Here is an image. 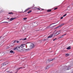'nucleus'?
<instances>
[{
	"instance_id": "1",
	"label": "nucleus",
	"mask_w": 73,
	"mask_h": 73,
	"mask_svg": "<svg viewBox=\"0 0 73 73\" xmlns=\"http://www.w3.org/2000/svg\"><path fill=\"white\" fill-rule=\"evenodd\" d=\"M17 49V50L21 52L23 51V48L21 47V46H17L14 49V50Z\"/></svg>"
},
{
	"instance_id": "2",
	"label": "nucleus",
	"mask_w": 73,
	"mask_h": 73,
	"mask_svg": "<svg viewBox=\"0 0 73 73\" xmlns=\"http://www.w3.org/2000/svg\"><path fill=\"white\" fill-rule=\"evenodd\" d=\"M56 24V23H54L50 25L49 26H48L47 27H46V29H48V28H53V27H55V26H56V25H55L54 26H52L51 27H50V26H51V25H52L53 24Z\"/></svg>"
},
{
	"instance_id": "3",
	"label": "nucleus",
	"mask_w": 73,
	"mask_h": 73,
	"mask_svg": "<svg viewBox=\"0 0 73 73\" xmlns=\"http://www.w3.org/2000/svg\"><path fill=\"white\" fill-rule=\"evenodd\" d=\"M61 32L60 30H59L57 31L55 33V34L54 35V36H57V35H59V34H60L59 32Z\"/></svg>"
},
{
	"instance_id": "4",
	"label": "nucleus",
	"mask_w": 73,
	"mask_h": 73,
	"mask_svg": "<svg viewBox=\"0 0 73 73\" xmlns=\"http://www.w3.org/2000/svg\"><path fill=\"white\" fill-rule=\"evenodd\" d=\"M35 44H33V43H31L30 44V48H34L35 47Z\"/></svg>"
},
{
	"instance_id": "5",
	"label": "nucleus",
	"mask_w": 73,
	"mask_h": 73,
	"mask_svg": "<svg viewBox=\"0 0 73 73\" xmlns=\"http://www.w3.org/2000/svg\"><path fill=\"white\" fill-rule=\"evenodd\" d=\"M53 34H52L50 36H49L47 38H51L53 37Z\"/></svg>"
},
{
	"instance_id": "6",
	"label": "nucleus",
	"mask_w": 73,
	"mask_h": 73,
	"mask_svg": "<svg viewBox=\"0 0 73 73\" xmlns=\"http://www.w3.org/2000/svg\"><path fill=\"white\" fill-rule=\"evenodd\" d=\"M0 54H1L0 55V56H1H1H4V52H2L0 53Z\"/></svg>"
},
{
	"instance_id": "7",
	"label": "nucleus",
	"mask_w": 73,
	"mask_h": 73,
	"mask_svg": "<svg viewBox=\"0 0 73 73\" xmlns=\"http://www.w3.org/2000/svg\"><path fill=\"white\" fill-rule=\"evenodd\" d=\"M50 65H48V66H47L46 68H45V69H49V68H50Z\"/></svg>"
},
{
	"instance_id": "8",
	"label": "nucleus",
	"mask_w": 73,
	"mask_h": 73,
	"mask_svg": "<svg viewBox=\"0 0 73 73\" xmlns=\"http://www.w3.org/2000/svg\"><path fill=\"white\" fill-rule=\"evenodd\" d=\"M33 24H34V26H37V23L36 22L33 23Z\"/></svg>"
},
{
	"instance_id": "9",
	"label": "nucleus",
	"mask_w": 73,
	"mask_h": 73,
	"mask_svg": "<svg viewBox=\"0 0 73 73\" xmlns=\"http://www.w3.org/2000/svg\"><path fill=\"white\" fill-rule=\"evenodd\" d=\"M54 60H55L54 58L53 59H49L48 60L49 61H52Z\"/></svg>"
},
{
	"instance_id": "10",
	"label": "nucleus",
	"mask_w": 73,
	"mask_h": 73,
	"mask_svg": "<svg viewBox=\"0 0 73 73\" xmlns=\"http://www.w3.org/2000/svg\"><path fill=\"white\" fill-rule=\"evenodd\" d=\"M66 35V34H65L64 35H62L61 36H60V37H59V38H62V37H63V36H65V35Z\"/></svg>"
},
{
	"instance_id": "11",
	"label": "nucleus",
	"mask_w": 73,
	"mask_h": 73,
	"mask_svg": "<svg viewBox=\"0 0 73 73\" xmlns=\"http://www.w3.org/2000/svg\"><path fill=\"white\" fill-rule=\"evenodd\" d=\"M16 19V18H11L9 19V21H12L13 20H14V19Z\"/></svg>"
},
{
	"instance_id": "12",
	"label": "nucleus",
	"mask_w": 73,
	"mask_h": 73,
	"mask_svg": "<svg viewBox=\"0 0 73 73\" xmlns=\"http://www.w3.org/2000/svg\"><path fill=\"white\" fill-rule=\"evenodd\" d=\"M21 48H24L25 46V44H23L21 45Z\"/></svg>"
},
{
	"instance_id": "13",
	"label": "nucleus",
	"mask_w": 73,
	"mask_h": 73,
	"mask_svg": "<svg viewBox=\"0 0 73 73\" xmlns=\"http://www.w3.org/2000/svg\"><path fill=\"white\" fill-rule=\"evenodd\" d=\"M7 64H8V63L7 62H5V63H4L3 64V66L6 65H7Z\"/></svg>"
},
{
	"instance_id": "14",
	"label": "nucleus",
	"mask_w": 73,
	"mask_h": 73,
	"mask_svg": "<svg viewBox=\"0 0 73 73\" xmlns=\"http://www.w3.org/2000/svg\"><path fill=\"white\" fill-rule=\"evenodd\" d=\"M11 46L10 45L9 46H8L6 47V49H8L9 48H10V47H11Z\"/></svg>"
},
{
	"instance_id": "15",
	"label": "nucleus",
	"mask_w": 73,
	"mask_h": 73,
	"mask_svg": "<svg viewBox=\"0 0 73 73\" xmlns=\"http://www.w3.org/2000/svg\"><path fill=\"white\" fill-rule=\"evenodd\" d=\"M10 53H15V52L13 50H11L10 51Z\"/></svg>"
},
{
	"instance_id": "16",
	"label": "nucleus",
	"mask_w": 73,
	"mask_h": 73,
	"mask_svg": "<svg viewBox=\"0 0 73 73\" xmlns=\"http://www.w3.org/2000/svg\"><path fill=\"white\" fill-rule=\"evenodd\" d=\"M66 57H68V56H69V54H66L65 55Z\"/></svg>"
},
{
	"instance_id": "17",
	"label": "nucleus",
	"mask_w": 73,
	"mask_h": 73,
	"mask_svg": "<svg viewBox=\"0 0 73 73\" xmlns=\"http://www.w3.org/2000/svg\"><path fill=\"white\" fill-rule=\"evenodd\" d=\"M66 49H71L70 47L69 46V47H67V48H66Z\"/></svg>"
},
{
	"instance_id": "18",
	"label": "nucleus",
	"mask_w": 73,
	"mask_h": 73,
	"mask_svg": "<svg viewBox=\"0 0 73 73\" xmlns=\"http://www.w3.org/2000/svg\"><path fill=\"white\" fill-rule=\"evenodd\" d=\"M30 9V8H28L27 9L25 10L24 12H27V11H28V10H29V9Z\"/></svg>"
},
{
	"instance_id": "19",
	"label": "nucleus",
	"mask_w": 73,
	"mask_h": 73,
	"mask_svg": "<svg viewBox=\"0 0 73 73\" xmlns=\"http://www.w3.org/2000/svg\"><path fill=\"white\" fill-rule=\"evenodd\" d=\"M59 27H60V26H59L57 27H56L55 28H54V29H57V28H58Z\"/></svg>"
},
{
	"instance_id": "20",
	"label": "nucleus",
	"mask_w": 73,
	"mask_h": 73,
	"mask_svg": "<svg viewBox=\"0 0 73 73\" xmlns=\"http://www.w3.org/2000/svg\"><path fill=\"white\" fill-rule=\"evenodd\" d=\"M9 14L10 15H12V14H13V13L9 12Z\"/></svg>"
},
{
	"instance_id": "21",
	"label": "nucleus",
	"mask_w": 73,
	"mask_h": 73,
	"mask_svg": "<svg viewBox=\"0 0 73 73\" xmlns=\"http://www.w3.org/2000/svg\"><path fill=\"white\" fill-rule=\"evenodd\" d=\"M2 23H7V24L8 23V22H3Z\"/></svg>"
},
{
	"instance_id": "22",
	"label": "nucleus",
	"mask_w": 73,
	"mask_h": 73,
	"mask_svg": "<svg viewBox=\"0 0 73 73\" xmlns=\"http://www.w3.org/2000/svg\"><path fill=\"white\" fill-rule=\"evenodd\" d=\"M47 12H50V11H51V10L50 9H49V10H47Z\"/></svg>"
},
{
	"instance_id": "23",
	"label": "nucleus",
	"mask_w": 73,
	"mask_h": 73,
	"mask_svg": "<svg viewBox=\"0 0 73 73\" xmlns=\"http://www.w3.org/2000/svg\"><path fill=\"white\" fill-rule=\"evenodd\" d=\"M31 12H32V11L31 10H30V11H29V12H28V13H31Z\"/></svg>"
},
{
	"instance_id": "24",
	"label": "nucleus",
	"mask_w": 73,
	"mask_h": 73,
	"mask_svg": "<svg viewBox=\"0 0 73 73\" xmlns=\"http://www.w3.org/2000/svg\"><path fill=\"white\" fill-rule=\"evenodd\" d=\"M66 15H67L66 14L64 15H63V17H65V16H66Z\"/></svg>"
},
{
	"instance_id": "25",
	"label": "nucleus",
	"mask_w": 73,
	"mask_h": 73,
	"mask_svg": "<svg viewBox=\"0 0 73 73\" xmlns=\"http://www.w3.org/2000/svg\"><path fill=\"white\" fill-rule=\"evenodd\" d=\"M11 46H14L15 45V44H14L13 43H12V44H11Z\"/></svg>"
},
{
	"instance_id": "26",
	"label": "nucleus",
	"mask_w": 73,
	"mask_h": 73,
	"mask_svg": "<svg viewBox=\"0 0 73 73\" xmlns=\"http://www.w3.org/2000/svg\"><path fill=\"white\" fill-rule=\"evenodd\" d=\"M64 24H62L61 25H60L59 26H60V27H61V26H62V25H64Z\"/></svg>"
},
{
	"instance_id": "27",
	"label": "nucleus",
	"mask_w": 73,
	"mask_h": 73,
	"mask_svg": "<svg viewBox=\"0 0 73 73\" xmlns=\"http://www.w3.org/2000/svg\"><path fill=\"white\" fill-rule=\"evenodd\" d=\"M27 18H23V20H27Z\"/></svg>"
},
{
	"instance_id": "28",
	"label": "nucleus",
	"mask_w": 73,
	"mask_h": 73,
	"mask_svg": "<svg viewBox=\"0 0 73 73\" xmlns=\"http://www.w3.org/2000/svg\"><path fill=\"white\" fill-rule=\"evenodd\" d=\"M57 40V38H55V39H54L53 40V41H55V40Z\"/></svg>"
},
{
	"instance_id": "29",
	"label": "nucleus",
	"mask_w": 73,
	"mask_h": 73,
	"mask_svg": "<svg viewBox=\"0 0 73 73\" xmlns=\"http://www.w3.org/2000/svg\"><path fill=\"white\" fill-rule=\"evenodd\" d=\"M27 40V38H25L24 39H23V40H24V41H25V40Z\"/></svg>"
},
{
	"instance_id": "30",
	"label": "nucleus",
	"mask_w": 73,
	"mask_h": 73,
	"mask_svg": "<svg viewBox=\"0 0 73 73\" xmlns=\"http://www.w3.org/2000/svg\"><path fill=\"white\" fill-rule=\"evenodd\" d=\"M67 9H70V7H67Z\"/></svg>"
},
{
	"instance_id": "31",
	"label": "nucleus",
	"mask_w": 73,
	"mask_h": 73,
	"mask_svg": "<svg viewBox=\"0 0 73 73\" xmlns=\"http://www.w3.org/2000/svg\"><path fill=\"white\" fill-rule=\"evenodd\" d=\"M57 8H58L56 7V8H55L54 9V10H56V9H57Z\"/></svg>"
},
{
	"instance_id": "32",
	"label": "nucleus",
	"mask_w": 73,
	"mask_h": 73,
	"mask_svg": "<svg viewBox=\"0 0 73 73\" xmlns=\"http://www.w3.org/2000/svg\"><path fill=\"white\" fill-rule=\"evenodd\" d=\"M17 42V40H15L14 41V43H15V42Z\"/></svg>"
},
{
	"instance_id": "33",
	"label": "nucleus",
	"mask_w": 73,
	"mask_h": 73,
	"mask_svg": "<svg viewBox=\"0 0 73 73\" xmlns=\"http://www.w3.org/2000/svg\"><path fill=\"white\" fill-rule=\"evenodd\" d=\"M64 68H67V66H64Z\"/></svg>"
},
{
	"instance_id": "34",
	"label": "nucleus",
	"mask_w": 73,
	"mask_h": 73,
	"mask_svg": "<svg viewBox=\"0 0 73 73\" xmlns=\"http://www.w3.org/2000/svg\"><path fill=\"white\" fill-rule=\"evenodd\" d=\"M7 73H10V72L8 71H7Z\"/></svg>"
},
{
	"instance_id": "35",
	"label": "nucleus",
	"mask_w": 73,
	"mask_h": 73,
	"mask_svg": "<svg viewBox=\"0 0 73 73\" xmlns=\"http://www.w3.org/2000/svg\"><path fill=\"white\" fill-rule=\"evenodd\" d=\"M63 18V17H62L60 18V19H62Z\"/></svg>"
},
{
	"instance_id": "36",
	"label": "nucleus",
	"mask_w": 73,
	"mask_h": 73,
	"mask_svg": "<svg viewBox=\"0 0 73 73\" xmlns=\"http://www.w3.org/2000/svg\"><path fill=\"white\" fill-rule=\"evenodd\" d=\"M37 10H40V9L38 8H37Z\"/></svg>"
},
{
	"instance_id": "37",
	"label": "nucleus",
	"mask_w": 73,
	"mask_h": 73,
	"mask_svg": "<svg viewBox=\"0 0 73 73\" xmlns=\"http://www.w3.org/2000/svg\"><path fill=\"white\" fill-rule=\"evenodd\" d=\"M46 39H43V41H45V40H46Z\"/></svg>"
},
{
	"instance_id": "38",
	"label": "nucleus",
	"mask_w": 73,
	"mask_h": 73,
	"mask_svg": "<svg viewBox=\"0 0 73 73\" xmlns=\"http://www.w3.org/2000/svg\"><path fill=\"white\" fill-rule=\"evenodd\" d=\"M17 42V43H19V41L17 40V42Z\"/></svg>"
},
{
	"instance_id": "39",
	"label": "nucleus",
	"mask_w": 73,
	"mask_h": 73,
	"mask_svg": "<svg viewBox=\"0 0 73 73\" xmlns=\"http://www.w3.org/2000/svg\"><path fill=\"white\" fill-rule=\"evenodd\" d=\"M10 73H13V72L11 71V72H10Z\"/></svg>"
},
{
	"instance_id": "40",
	"label": "nucleus",
	"mask_w": 73,
	"mask_h": 73,
	"mask_svg": "<svg viewBox=\"0 0 73 73\" xmlns=\"http://www.w3.org/2000/svg\"><path fill=\"white\" fill-rule=\"evenodd\" d=\"M69 68H68L67 69V70H69Z\"/></svg>"
},
{
	"instance_id": "41",
	"label": "nucleus",
	"mask_w": 73,
	"mask_h": 73,
	"mask_svg": "<svg viewBox=\"0 0 73 73\" xmlns=\"http://www.w3.org/2000/svg\"><path fill=\"white\" fill-rule=\"evenodd\" d=\"M7 19H9V18H7Z\"/></svg>"
},
{
	"instance_id": "42",
	"label": "nucleus",
	"mask_w": 73,
	"mask_h": 73,
	"mask_svg": "<svg viewBox=\"0 0 73 73\" xmlns=\"http://www.w3.org/2000/svg\"><path fill=\"white\" fill-rule=\"evenodd\" d=\"M1 36L0 37V39L1 38Z\"/></svg>"
},
{
	"instance_id": "43",
	"label": "nucleus",
	"mask_w": 73,
	"mask_h": 73,
	"mask_svg": "<svg viewBox=\"0 0 73 73\" xmlns=\"http://www.w3.org/2000/svg\"><path fill=\"white\" fill-rule=\"evenodd\" d=\"M42 10H44V9H42Z\"/></svg>"
}]
</instances>
